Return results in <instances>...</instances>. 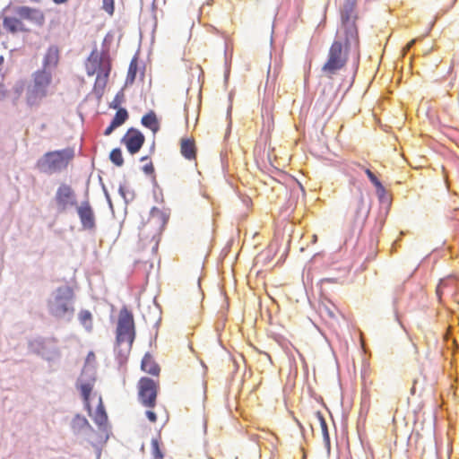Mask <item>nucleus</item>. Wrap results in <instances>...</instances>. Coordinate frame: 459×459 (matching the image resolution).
<instances>
[{
	"mask_svg": "<svg viewBox=\"0 0 459 459\" xmlns=\"http://www.w3.org/2000/svg\"><path fill=\"white\" fill-rule=\"evenodd\" d=\"M322 314L328 316L330 318H336V311L329 307H325L322 310Z\"/></svg>",
	"mask_w": 459,
	"mask_h": 459,
	"instance_id": "2f4dec72",
	"label": "nucleus"
},
{
	"mask_svg": "<svg viewBox=\"0 0 459 459\" xmlns=\"http://www.w3.org/2000/svg\"><path fill=\"white\" fill-rule=\"evenodd\" d=\"M67 1H68V0H53V2H54L55 4H64V3L67 2Z\"/></svg>",
	"mask_w": 459,
	"mask_h": 459,
	"instance_id": "ea45409f",
	"label": "nucleus"
},
{
	"mask_svg": "<svg viewBox=\"0 0 459 459\" xmlns=\"http://www.w3.org/2000/svg\"><path fill=\"white\" fill-rule=\"evenodd\" d=\"M143 170L145 174L147 175H152L154 173V167H153V164L152 162H149L147 164H145L143 167Z\"/></svg>",
	"mask_w": 459,
	"mask_h": 459,
	"instance_id": "7c9ffc66",
	"label": "nucleus"
},
{
	"mask_svg": "<svg viewBox=\"0 0 459 459\" xmlns=\"http://www.w3.org/2000/svg\"><path fill=\"white\" fill-rule=\"evenodd\" d=\"M127 118L128 113L126 109L118 108L111 122L118 127L122 126L127 120Z\"/></svg>",
	"mask_w": 459,
	"mask_h": 459,
	"instance_id": "b1692460",
	"label": "nucleus"
},
{
	"mask_svg": "<svg viewBox=\"0 0 459 459\" xmlns=\"http://www.w3.org/2000/svg\"><path fill=\"white\" fill-rule=\"evenodd\" d=\"M117 127V126L111 122L110 125L106 128L104 134L109 135Z\"/></svg>",
	"mask_w": 459,
	"mask_h": 459,
	"instance_id": "72a5a7b5",
	"label": "nucleus"
},
{
	"mask_svg": "<svg viewBox=\"0 0 459 459\" xmlns=\"http://www.w3.org/2000/svg\"><path fill=\"white\" fill-rule=\"evenodd\" d=\"M137 71H138V60L136 57H134L129 64L127 75H126V84L134 83L135 77H136Z\"/></svg>",
	"mask_w": 459,
	"mask_h": 459,
	"instance_id": "412c9836",
	"label": "nucleus"
},
{
	"mask_svg": "<svg viewBox=\"0 0 459 459\" xmlns=\"http://www.w3.org/2000/svg\"><path fill=\"white\" fill-rule=\"evenodd\" d=\"M95 359V354L91 351L88 353L87 355V361L90 362V361H93Z\"/></svg>",
	"mask_w": 459,
	"mask_h": 459,
	"instance_id": "c9c22d12",
	"label": "nucleus"
},
{
	"mask_svg": "<svg viewBox=\"0 0 459 459\" xmlns=\"http://www.w3.org/2000/svg\"><path fill=\"white\" fill-rule=\"evenodd\" d=\"M48 127V125L46 123H42L40 126H39V130L40 131H45Z\"/></svg>",
	"mask_w": 459,
	"mask_h": 459,
	"instance_id": "58836bf2",
	"label": "nucleus"
},
{
	"mask_svg": "<svg viewBox=\"0 0 459 459\" xmlns=\"http://www.w3.org/2000/svg\"><path fill=\"white\" fill-rule=\"evenodd\" d=\"M55 201L57 208L61 212H65L68 207L77 204L76 195L71 186L61 184L55 195Z\"/></svg>",
	"mask_w": 459,
	"mask_h": 459,
	"instance_id": "1a4fd4ad",
	"label": "nucleus"
},
{
	"mask_svg": "<svg viewBox=\"0 0 459 459\" xmlns=\"http://www.w3.org/2000/svg\"><path fill=\"white\" fill-rule=\"evenodd\" d=\"M152 454L154 459H162L163 458V453L160 447V443L157 438H153L152 440Z\"/></svg>",
	"mask_w": 459,
	"mask_h": 459,
	"instance_id": "cd10ccee",
	"label": "nucleus"
},
{
	"mask_svg": "<svg viewBox=\"0 0 459 459\" xmlns=\"http://www.w3.org/2000/svg\"><path fill=\"white\" fill-rule=\"evenodd\" d=\"M357 19L342 20V25L345 32V44L349 47L351 42L358 43L359 32L356 25Z\"/></svg>",
	"mask_w": 459,
	"mask_h": 459,
	"instance_id": "ddd939ff",
	"label": "nucleus"
},
{
	"mask_svg": "<svg viewBox=\"0 0 459 459\" xmlns=\"http://www.w3.org/2000/svg\"><path fill=\"white\" fill-rule=\"evenodd\" d=\"M348 56L349 47L339 40H334L329 48L327 60L322 66V72L327 77L332 78L345 67Z\"/></svg>",
	"mask_w": 459,
	"mask_h": 459,
	"instance_id": "0eeeda50",
	"label": "nucleus"
},
{
	"mask_svg": "<svg viewBox=\"0 0 459 459\" xmlns=\"http://www.w3.org/2000/svg\"><path fill=\"white\" fill-rule=\"evenodd\" d=\"M141 368L143 371L153 376L159 375L160 372L159 366L149 353H146L143 356L142 359Z\"/></svg>",
	"mask_w": 459,
	"mask_h": 459,
	"instance_id": "dca6fc26",
	"label": "nucleus"
},
{
	"mask_svg": "<svg viewBox=\"0 0 459 459\" xmlns=\"http://www.w3.org/2000/svg\"><path fill=\"white\" fill-rule=\"evenodd\" d=\"M135 338V325L133 313L126 307H123L118 314L116 343L118 347L125 346L126 352L132 349Z\"/></svg>",
	"mask_w": 459,
	"mask_h": 459,
	"instance_id": "39448f33",
	"label": "nucleus"
},
{
	"mask_svg": "<svg viewBox=\"0 0 459 459\" xmlns=\"http://www.w3.org/2000/svg\"><path fill=\"white\" fill-rule=\"evenodd\" d=\"M95 377L93 376L89 377L84 379L82 377L77 384V388L81 391V394L84 403V406L87 409L89 415L92 418L93 421L100 427L106 426L108 422V415L106 413L104 404L102 402V398L100 395L98 397V406L96 410L92 412L91 403H90V395L93 390L95 384Z\"/></svg>",
	"mask_w": 459,
	"mask_h": 459,
	"instance_id": "20e7f679",
	"label": "nucleus"
},
{
	"mask_svg": "<svg viewBox=\"0 0 459 459\" xmlns=\"http://www.w3.org/2000/svg\"><path fill=\"white\" fill-rule=\"evenodd\" d=\"M74 290L69 286L57 288L48 301L49 313L56 318H71L74 314Z\"/></svg>",
	"mask_w": 459,
	"mask_h": 459,
	"instance_id": "f03ea898",
	"label": "nucleus"
},
{
	"mask_svg": "<svg viewBox=\"0 0 459 459\" xmlns=\"http://www.w3.org/2000/svg\"><path fill=\"white\" fill-rule=\"evenodd\" d=\"M77 213L83 229L92 230L95 228V215L89 201L82 202L77 207Z\"/></svg>",
	"mask_w": 459,
	"mask_h": 459,
	"instance_id": "9b49d317",
	"label": "nucleus"
},
{
	"mask_svg": "<svg viewBox=\"0 0 459 459\" xmlns=\"http://www.w3.org/2000/svg\"><path fill=\"white\" fill-rule=\"evenodd\" d=\"M333 100V97L329 96L327 98H324L322 101L325 103V106H328Z\"/></svg>",
	"mask_w": 459,
	"mask_h": 459,
	"instance_id": "f704fd0d",
	"label": "nucleus"
},
{
	"mask_svg": "<svg viewBox=\"0 0 459 459\" xmlns=\"http://www.w3.org/2000/svg\"><path fill=\"white\" fill-rule=\"evenodd\" d=\"M316 416V418L319 421L320 427H321L324 443H325L327 450L329 451L330 450V437H329V433H328V428H327L326 421L321 412L317 411Z\"/></svg>",
	"mask_w": 459,
	"mask_h": 459,
	"instance_id": "aec40b11",
	"label": "nucleus"
},
{
	"mask_svg": "<svg viewBox=\"0 0 459 459\" xmlns=\"http://www.w3.org/2000/svg\"><path fill=\"white\" fill-rule=\"evenodd\" d=\"M3 25L6 30L12 33L26 30L22 21L16 17H4Z\"/></svg>",
	"mask_w": 459,
	"mask_h": 459,
	"instance_id": "f3484780",
	"label": "nucleus"
},
{
	"mask_svg": "<svg viewBox=\"0 0 459 459\" xmlns=\"http://www.w3.org/2000/svg\"><path fill=\"white\" fill-rule=\"evenodd\" d=\"M356 5L357 0H345L341 12L342 20L357 19Z\"/></svg>",
	"mask_w": 459,
	"mask_h": 459,
	"instance_id": "a211bd4d",
	"label": "nucleus"
},
{
	"mask_svg": "<svg viewBox=\"0 0 459 459\" xmlns=\"http://www.w3.org/2000/svg\"><path fill=\"white\" fill-rule=\"evenodd\" d=\"M453 283H454L453 279H446V280L440 281V282L437 286V290H436L437 296L439 299H441V297L445 293V290L448 287H450V285H452Z\"/></svg>",
	"mask_w": 459,
	"mask_h": 459,
	"instance_id": "393cba45",
	"label": "nucleus"
},
{
	"mask_svg": "<svg viewBox=\"0 0 459 459\" xmlns=\"http://www.w3.org/2000/svg\"><path fill=\"white\" fill-rule=\"evenodd\" d=\"M142 124L143 126L151 129L153 134L160 130V123L153 111H150L142 117Z\"/></svg>",
	"mask_w": 459,
	"mask_h": 459,
	"instance_id": "6ab92c4d",
	"label": "nucleus"
},
{
	"mask_svg": "<svg viewBox=\"0 0 459 459\" xmlns=\"http://www.w3.org/2000/svg\"><path fill=\"white\" fill-rule=\"evenodd\" d=\"M90 427L88 420L80 415H76L72 421V429L74 432H79L80 430Z\"/></svg>",
	"mask_w": 459,
	"mask_h": 459,
	"instance_id": "5701e85b",
	"label": "nucleus"
},
{
	"mask_svg": "<svg viewBox=\"0 0 459 459\" xmlns=\"http://www.w3.org/2000/svg\"><path fill=\"white\" fill-rule=\"evenodd\" d=\"M180 152L184 158L189 160L196 159V147L192 138H182L180 140Z\"/></svg>",
	"mask_w": 459,
	"mask_h": 459,
	"instance_id": "4468645a",
	"label": "nucleus"
},
{
	"mask_svg": "<svg viewBox=\"0 0 459 459\" xmlns=\"http://www.w3.org/2000/svg\"><path fill=\"white\" fill-rule=\"evenodd\" d=\"M158 384L148 377H142L138 382V396L141 403L147 408L156 405Z\"/></svg>",
	"mask_w": 459,
	"mask_h": 459,
	"instance_id": "6e6552de",
	"label": "nucleus"
},
{
	"mask_svg": "<svg viewBox=\"0 0 459 459\" xmlns=\"http://www.w3.org/2000/svg\"><path fill=\"white\" fill-rule=\"evenodd\" d=\"M146 417H147V418H148V420H149L151 422H152V423H154V422H156V421H157V415H156V413H155L154 411H146Z\"/></svg>",
	"mask_w": 459,
	"mask_h": 459,
	"instance_id": "473e14b6",
	"label": "nucleus"
},
{
	"mask_svg": "<svg viewBox=\"0 0 459 459\" xmlns=\"http://www.w3.org/2000/svg\"><path fill=\"white\" fill-rule=\"evenodd\" d=\"M33 82L26 91V103L30 107L39 106L48 95V88L51 84L52 75L45 69L35 72L32 75Z\"/></svg>",
	"mask_w": 459,
	"mask_h": 459,
	"instance_id": "423d86ee",
	"label": "nucleus"
},
{
	"mask_svg": "<svg viewBox=\"0 0 459 459\" xmlns=\"http://www.w3.org/2000/svg\"><path fill=\"white\" fill-rule=\"evenodd\" d=\"M109 158L111 161L117 166L120 167L124 163V159L122 156L121 150L119 148H116L111 151Z\"/></svg>",
	"mask_w": 459,
	"mask_h": 459,
	"instance_id": "a878e982",
	"label": "nucleus"
},
{
	"mask_svg": "<svg viewBox=\"0 0 459 459\" xmlns=\"http://www.w3.org/2000/svg\"><path fill=\"white\" fill-rule=\"evenodd\" d=\"M365 173L368 177L371 183L377 187L378 192H385V188H384L383 185L381 184V182L377 179V178L374 175V173L370 169H366Z\"/></svg>",
	"mask_w": 459,
	"mask_h": 459,
	"instance_id": "bb28decb",
	"label": "nucleus"
},
{
	"mask_svg": "<svg viewBox=\"0 0 459 459\" xmlns=\"http://www.w3.org/2000/svg\"><path fill=\"white\" fill-rule=\"evenodd\" d=\"M145 141L144 135L137 129L130 128L122 138V143L126 145L131 154L140 151Z\"/></svg>",
	"mask_w": 459,
	"mask_h": 459,
	"instance_id": "9d476101",
	"label": "nucleus"
},
{
	"mask_svg": "<svg viewBox=\"0 0 459 459\" xmlns=\"http://www.w3.org/2000/svg\"><path fill=\"white\" fill-rule=\"evenodd\" d=\"M17 13L21 18L30 20L39 25H42L45 22L43 12L37 8L21 6L17 9Z\"/></svg>",
	"mask_w": 459,
	"mask_h": 459,
	"instance_id": "f8f14e48",
	"label": "nucleus"
},
{
	"mask_svg": "<svg viewBox=\"0 0 459 459\" xmlns=\"http://www.w3.org/2000/svg\"><path fill=\"white\" fill-rule=\"evenodd\" d=\"M124 94L122 92L117 93L112 102L110 103L109 107L114 109L121 108L120 105L123 102Z\"/></svg>",
	"mask_w": 459,
	"mask_h": 459,
	"instance_id": "c85d7f7f",
	"label": "nucleus"
},
{
	"mask_svg": "<svg viewBox=\"0 0 459 459\" xmlns=\"http://www.w3.org/2000/svg\"><path fill=\"white\" fill-rule=\"evenodd\" d=\"M111 59L107 54H100L93 50L86 63V72L89 76L96 74L94 82V91L102 93L108 84L109 74L111 72Z\"/></svg>",
	"mask_w": 459,
	"mask_h": 459,
	"instance_id": "f257e3e1",
	"label": "nucleus"
},
{
	"mask_svg": "<svg viewBox=\"0 0 459 459\" xmlns=\"http://www.w3.org/2000/svg\"><path fill=\"white\" fill-rule=\"evenodd\" d=\"M74 157V152L72 148L48 152L38 160L36 167L40 172L53 174L66 169Z\"/></svg>",
	"mask_w": 459,
	"mask_h": 459,
	"instance_id": "7ed1b4c3",
	"label": "nucleus"
},
{
	"mask_svg": "<svg viewBox=\"0 0 459 459\" xmlns=\"http://www.w3.org/2000/svg\"><path fill=\"white\" fill-rule=\"evenodd\" d=\"M79 320L81 324L88 330L91 331L92 329V316L91 313L88 310H82L79 313Z\"/></svg>",
	"mask_w": 459,
	"mask_h": 459,
	"instance_id": "4be33fe9",
	"label": "nucleus"
},
{
	"mask_svg": "<svg viewBox=\"0 0 459 459\" xmlns=\"http://www.w3.org/2000/svg\"><path fill=\"white\" fill-rule=\"evenodd\" d=\"M60 50L56 46H50L43 59V69L55 67L59 62Z\"/></svg>",
	"mask_w": 459,
	"mask_h": 459,
	"instance_id": "2eb2a0df",
	"label": "nucleus"
},
{
	"mask_svg": "<svg viewBox=\"0 0 459 459\" xmlns=\"http://www.w3.org/2000/svg\"><path fill=\"white\" fill-rule=\"evenodd\" d=\"M364 204V199H363V196L362 195H359V196L358 197V206L359 208H360V206Z\"/></svg>",
	"mask_w": 459,
	"mask_h": 459,
	"instance_id": "e433bc0d",
	"label": "nucleus"
},
{
	"mask_svg": "<svg viewBox=\"0 0 459 459\" xmlns=\"http://www.w3.org/2000/svg\"><path fill=\"white\" fill-rule=\"evenodd\" d=\"M414 43H415V39L411 40V41L407 44V46H406V50H409V49L412 47V45H413Z\"/></svg>",
	"mask_w": 459,
	"mask_h": 459,
	"instance_id": "4c0bfd02",
	"label": "nucleus"
},
{
	"mask_svg": "<svg viewBox=\"0 0 459 459\" xmlns=\"http://www.w3.org/2000/svg\"><path fill=\"white\" fill-rule=\"evenodd\" d=\"M103 9L110 15L114 13V0H102Z\"/></svg>",
	"mask_w": 459,
	"mask_h": 459,
	"instance_id": "c756f323",
	"label": "nucleus"
}]
</instances>
